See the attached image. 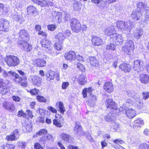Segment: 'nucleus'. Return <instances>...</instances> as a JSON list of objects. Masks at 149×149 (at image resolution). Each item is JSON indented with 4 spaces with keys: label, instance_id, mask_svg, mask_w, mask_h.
Wrapping results in <instances>:
<instances>
[{
    "label": "nucleus",
    "instance_id": "nucleus-1",
    "mask_svg": "<svg viewBox=\"0 0 149 149\" xmlns=\"http://www.w3.org/2000/svg\"><path fill=\"white\" fill-rule=\"evenodd\" d=\"M117 28L123 31L127 30H131L134 27V22L129 21L126 22L120 20L116 22Z\"/></svg>",
    "mask_w": 149,
    "mask_h": 149
},
{
    "label": "nucleus",
    "instance_id": "nucleus-2",
    "mask_svg": "<svg viewBox=\"0 0 149 149\" xmlns=\"http://www.w3.org/2000/svg\"><path fill=\"white\" fill-rule=\"evenodd\" d=\"M134 49L133 42L132 40H127L125 43V46L122 47V50L127 55H130Z\"/></svg>",
    "mask_w": 149,
    "mask_h": 149
},
{
    "label": "nucleus",
    "instance_id": "nucleus-3",
    "mask_svg": "<svg viewBox=\"0 0 149 149\" xmlns=\"http://www.w3.org/2000/svg\"><path fill=\"white\" fill-rule=\"evenodd\" d=\"M8 81L0 78V93L3 95H5L9 91Z\"/></svg>",
    "mask_w": 149,
    "mask_h": 149
},
{
    "label": "nucleus",
    "instance_id": "nucleus-4",
    "mask_svg": "<svg viewBox=\"0 0 149 149\" xmlns=\"http://www.w3.org/2000/svg\"><path fill=\"white\" fill-rule=\"evenodd\" d=\"M7 63L9 66H15L19 64V60L17 57L14 56H7Z\"/></svg>",
    "mask_w": 149,
    "mask_h": 149
},
{
    "label": "nucleus",
    "instance_id": "nucleus-5",
    "mask_svg": "<svg viewBox=\"0 0 149 149\" xmlns=\"http://www.w3.org/2000/svg\"><path fill=\"white\" fill-rule=\"evenodd\" d=\"M17 44L19 47L26 52L30 51L32 48V46L28 43L26 40H22L19 39L17 42Z\"/></svg>",
    "mask_w": 149,
    "mask_h": 149
},
{
    "label": "nucleus",
    "instance_id": "nucleus-6",
    "mask_svg": "<svg viewBox=\"0 0 149 149\" xmlns=\"http://www.w3.org/2000/svg\"><path fill=\"white\" fill-rule=\"evenodd\" d=\"M71 26L73 31L78 32L81 30V24L79 21L75 18H72L70 22Z\"/></svg>",
    "mask_w": 149,
    "mask_h": 149
},
{
    "label": "nucleus",
    "instance_id": "nucleus-7",
    "mask_svg": "<svg viewBox=\"0 0 149 149\" xmlns=\"http://www.w3.org/2000/svg\"><path fill=\"white\" fill-rule=\"evenodd\" d=\"M124 41L123 38L120 34L116 33L114 34V36L110 38V41L115 43L116 45H122Z\"/></svg>",
    "mask_w": 149,
    "mask_h": 149
},
{
    "label": "nucleus",
    "instance_id": "nucleus-8",
    "mask_svg": "<svg viewBox=\"0 0 149 149\" xmlns=\"http://www.w3.org/2000/svg\"><path fill=\"white\" fill-rule=\"evenodd\" d=\"M19 132L17 130H14L10 135L6 137V139L8 141H13L17 139L19 137Z\"/></svg>",
    "mask_w": 149,
    "mask_h": 149
},
{
    "label": "nucleus",
    "instance_id": "nucleus-9",
    "mask_svg": "<svg viewBox=\"0 0 149 149\" xmlns=\"http://www.w3.org/2000/svg\"><path fill=\"white\" fill-rule=\"evenodd\" d=\"M104 32L105 35L109 36L110 38H112L114 34L116 33L115 31V27L113 25H111L107 28Z\"/></svg>",
    "mask_w": 149,
    "mask_h": 149
},
{
    "label": "nucleus",
    "instance_id": "nucleus-10",
    "mask_svg": "<svg viewBox=\"0 0 149 149\" xmlns=\"http://www.w3.org/2000/svg\"><path fill=\"white\" fill-rule=\"evenodd\" d=\"M131 17L134 20H139L142 17V12L139 10L135 9L133 11L131 14Z\"/></svg>",
    "mask_w": 149,
    "mask_h": 149
},
{
    "label": "nucleus",
    "instance_id": "nucleus-11",
    "mask_svg": "<svg viewBox=\"0 0 149 149\" xmlns=\"http://www.w3.org/2000/svg\"><path fill=\"white\" fill-rule=\"evenodd\" d=\"M74 133L79 136L84 135L85 133L83 131L82 127L80 124L77 122H76L75 126L74 128Z\"/></svg>",
    "mask_w": 149,
    "mask_h": 149
},
{
    "label": "nucleus",
    "instance_id": "nucleus-12",
    "mask_svg": "<svg viewBox=\"0 0 149 149\" xmlns=\"http://www.w3.org/2000/svg\"><path fill=\"white\" fill-rule=\"evenodd\" d=\"M19 37L22 38V40H28L29 39V35L28 31L24 29L20 30L18 33Z\"/></svg>",
    "mask_w": 149,
    "mask_h": 149
},
{
    "label": "nucleus",
    "instance_id": "nucleus-13",
    "mask_svg": "<svg viewBox=\"0 0 149 149\" xmlns=\"http://www.w3.org/2000/svg\"><path fill=\"white\" fill-rule=\"evenodd\" d=\"M91 41L93 45L95 46H99L103 44L102 39L96 36H93Z\"/></svg>",
    "mask_w": 149,
    "mask_h": 149
},
{
    "label": "nucleus",
    "instance_id": "nucleus-14",
    "mask_svg": "<svg viewBox=\"0 0 149 149\" xmlns=\"http://www.w3.org/2000/svg\"><path fill=\"white\" fill-rule=\"evenodd\" d=\"M61 137L65 142L71 143L74 141V138L71 136L66 133H62L61 134Z\"/></svg>",
    "mask_w": 149,
    "mask_h": 149
},
{
    "label": "nucleus",
    "instance_id": "nucleus-15",
    "mask_svg": "<svg viewBox=\"0 0 149 149\" xmlns=\"http://www.w3.org/2000/svg\"><path fill=\"white\" fill-rule=\"evenodd\" d=\"M105 104L107 108L114 110L116 109L117 108L116 104L112 99H108L106 100Z\"/></svg>",
    "mask_w": 149,
    "mask_h": 149
},
{
    "label": "nucleus",
    "instance_id": "nucleus-16",
    "mask_svg": "<svg viewBox=\"0 0 149 149\" xmlns=\"http://www.w3.org/2000/svg\"><path fill=\"white\" fill-rule=\"evenodd\" d=\"M142 63L139 60H136L134 62V65L133 68L135 71L139 72L143 70Z\"/></svg>",
    "mask_w": 149,
    "mask_h": 149
},
{
    "label": "nucleus",
    "instance_id": "nucleus-17",
    "mask_svg": "<svg viewBox=\"0 0 149 149\" xmlns=\"http://www.w3.org/2000/svg\"><path fill=\"white\" fill-rule=\"evenodd\" d=\"M16 79L15 81L17 82H19L21 83L22 86L24 87H26L27 86V82L26 80L27 78L26 76L23 77H20L19 75L18 78H15Z\"/></svg>",
    "mask_w": 149,
    "mask_h": 149
},
{
    "label": "nucleus",
    "instance_id": "nucleus-18",
    "mask_svg": "<svg viewBox=\"0 0 149 149\" xmlns=\"http://www.w3.org/2000/svg\"><path fill=\"white\" fill-rule=\"evenodd\" d=\"M2 76L5 78L9 77L11 75L15 77V78L19 77V74L12 71H8V72L6 70H2Z\"/></svg>",
    "mask_w": 149,
    "mask_h": 149
},
{
    "label": "nucleus",
    "instance_id": "nucleus-19",
    "mask_svg": "<svg viewBox=\"0 0 149 149\" xmlns=\"http://www.w3.org/2000/svg\"><path fill=\"white\" fill-rule=\"evenodd\" d=\"M64 56L65 58L68 60H75L76 54L74 52L71 51L65 53Z\"/></svg>",
    "mask_w": 149,
    "mask_h": 149
},
{
    "label": "nucleus",
    "instance_id": "nucleus-20",
    "mask_svg": "<svg viewBox=\"0 0 149 149\" xmlns=\"http://www.w3.org/2000/svg\"><path fill=\"white\" fill-rule=\"evenodd\" d=\"M104 88L108 93H111L113 90L112 84L110 82H106L104 86Z\"/></svg>",
    "mask_w": 149,
    "mask_h": 149
},
{
    "label": "nucleus",
    "instance_id": "nucleus-21",
    "mask_svg": "<svg viewBox=\"0 0 149 149\" xmlns=\"http://www.w3.org/2000/svg\"><path fill=\"white\" fill-rule=\"evenodd\" d=\"M143 33V31L141 28H136L134 31V36L136 39H139L142 35Z\"/></svg>",
    "mask_w": 149,
    "mask_h": 149
},
{
    "label": "nucleus",
    "instance_id": "nucleus-22",
    "mask_svg": "<svg viewBox=\"0 0 149 149\" xmlns=\"http://www.w3.org/2000/svg\"><path fill=\"white\" fill-rule=\"evenodd\" d=\"M40 44L42 47L49 50L52 49L51 47V42L48 40H43L40 42Z\"/></svg>",
    "mask_w": 149,
    "mask_h": 149
},
{
    "label": "nucleus",
    "instance_id": "nucleus-23",
    "mask_svg": "<svg viewBox=\"0 0 149 149\" xmlns=\"http://www.w3.org/2000/svg\"><path fill=\"white\" fill-rule=\"evenodd\" d=\"M144 124V122L139 118L135 120L133 123V128L135 130H137L138 128Z\"/></svg>",
    "mask_w": 149,
    "mask_h": 149
},
{
    "label": "nucleus",
    "instance_id": "nucleus-24",
    "mask_svg": "<svg viewBox=\"0 0 149 149\" xmlns=\"http://www.w3.org/2000/svg\"><path fill=\"white\" fill-rule=\"evenodd\" d=\"M119 68L124 72H129L131 69V65L126 63H122L119 65Z\"/></svg>",
    "mask_w": 149,
    "mask_h": 149
},
{
    "label": "nucleus",
    "instance_id": "nucleus-25",
    "mask_svg": "<svg viewBox=\"0 0 149 149\" xmlns=\"http://www.w3.org/2000/svg\"><path fill=\"white\" fill-rule=\"evenodd\" d=\"M35 63L37 66L39 67H42L46 65L45 61L42 58H38L35 61Z\"/></svg>",
    "mask_w": 149,
    "mask_h": 149
},
{
    "label": "nucleus",
    "instance_id": "nucleus-26",
    "mask_svg": "<svg viewBox=\"0 0 149 149\" xmlns=\"http://www.w3.org/2000/svg\"><path fill=\"white\" fill-rule=\"evenodd\" d=\"M42 79L38 76H35L32 79V81L33 84L37 86H40L41 84Z\"/></svg>",
    "mask_w": 149,
    "mask_h": 149
},
{
    "label": "nucleus",
    "instance_id": "nucleus-27",
    "mask_svg": "<svg viewBox=\"0 0 149 149\" xmlns=\"http://www.w3.org/2000/svg\"><path fill=\"white\" fill-rule=\"evenodd\" d=\"M125 114L130 118H131L135 116L136 113L134 110L132 109H127L125 111Z\"/></svg>",
    "mask_w": 149,
    "mask_h": 149
},
{
    "label": "nucleus",
    "instance_id": "nucleus-28",
    "mask_svg": "<svg viewBox=\"0 0 149 149\" xmlns=\"http://www.w3.org/2000/svg\"><path fill=\"white\" fill-rule=\"evenodd\" d=\"M27 9L29 15H34L37 12L36 8L33 6H29L27 7Z\"/></svg>",
    "mask_w": 149,
    "mask_h": 149
},
{
    "label": "nucleus",
    "instance_id": "nucleus-29",
    "mask_svg": "<svg viewBox=\"0 0 149 149\" xmlns=\"http://www.w3.org/2000/svg\"><path fill=\"white\" fill-rule=\"evenodd\" d=\"M12 18L14 21H19L20 22L23 21V17L22 15L17 12L14 13L12 15Z\"/></svg>",
    "mask_w": 149,
    "mask_h": 149
},
{
    "label": "nucleus",
    "instance_id": "nucleus-30",
    "mask_svg": "<svg viewBox=\"0 0 149 149\" xmlns=\"http://www.w3.org/2000/svg\"><path fill=\"white\" fill-rule=\"evenodd\" d=\"M140 80L141 83L146 84L149 82V77L148 75L142 74L140 75Z\"/></svg>",
    "mask_w": 149,
    "mask_h": 149
},
{
    "label": "nucleus",
    "instance_id": "nucleus-31",
    "mask_svg": "<svg viewBox=\"0 0 149 149\" xmlns=\"http://www.w3.org/2000/svg\"><path fill=\"white\" fill-rule=\"evenodd\" d=\"M91 1L100 8L104 7L106 5V2L102 0H91Z\"/></svg>",
    "mask_w": 149,
    "mask_h": 149
},
{
    "label": "nucleus",
    "instance_id": "nucleus-32",
    "mask_svg": "<svg viewBox=\"0 0 149 149\" xmlns=\"http://www.w3.org/2000/svg\"><path fill=\"white\" fill-rule=\"evenodd\" d=\"M105 120L107 122L113 121L115 119V117L112 115V113L109 112L104 116Z\"/></svg>",
    "mask_w": 149,
    "mask_h": 149
},
{
    "label": "nucleus",
    "instance_id": "nucleus-33",
    "mask_svg": "<svg viewBox=\"0 0 149 149\" xmlns=\"http://www.w3.org/2000/svg\"><path fill=\"white\" fill-rule=\"evenodd\" d=\"M56 38L58 39L59 41V42L61 44H62L64 40L65 39V37L63 34L61 33H58L55 36Z\"/></svg>",
    "mask_w": 149,
    "mask_h": 149
},
{
    "label": "nucleus",
    "instance_id": "nucleus-34",
    "mask_svg": "<svg viewBox=\"0 0 149 149\" xmlns=\"http://www.w3.org/2000/svg\"><path fill=\"white\" fill-rule=\"evenodd\" d=\"M86 78L84 75L81 74L79 77L78 82L80 85H83L86 82Z\"/></svg>",
    "mask_w": 149,
    "mask_h": 149
},
{
    "label": "nucleus",
    "instance_id": "nucleus-35",
    "mask_svg": "<svg viewBox=\"0 0 149 149\" xmlns=\"http://www.w3.org/2000/svg\"><path fill=\"white\" fill-rule=\"evenodd\" d=\"M90 63L93 66H97L98 65V62L97 59L94 57H91L89 58Z\"/></svg>",
    "mask_w": 149,
    "mask_h": 149
},
{
    "label": "nucleus",
    "instance_id": "nucleus-36",
    "mask_svg": "<svg viewBox=\"0 0 149 149\" xmlns=\"http://www.w3.org/2000/svg\"><path fill=\"white\" fill-rule=\"evenodd\" d=\"M97 98L95 95H93L92 94H90V95L89 99L88 100V101L89 103H91L90 105L91 106H93L94 103L96 101Z\"/></svg>",
    "mask_w": 149,
    "mask_h": 149
},
{
    "label": "nucleus",
    "instance_id": "nucleus-37",
    "mask_svg": "<svg viewBox=\"0 0 149 149\" xmlns=\"http://www.w3.org/2000/svg\"><path fill=\"white\" fill-rule=\"evenodd\" d=\"M3 28H4L3 31L5 32L8 31L10 26L9 22L7 20L4 19V22H3Z\"/></svg>",
    "mask_w": 149,
    "mask_h": 149
},
{
    "label": "nucleus",
    "instance_id": "nucleus-38",
    "mask_svg": "<svg viewBox=\"0 0 149 149\" xmlns=\"http://www.w3.org/2000/svg\"><path fill=\"white\" fill-rule=\"evenodd\" d=\"M56 106H58L61 113L63 114L65 110L63 106V103L62 102H58L56 104Z\"/></svg>",
    "mask_w": 149,
    "mask_h": 149
},
{
    "label": "nucleus",
    "instance_id": "nucleus-39",
    "mask_svg": "<svg viewBox=\"0 0 149 149\" xmlns=\"http://www.w3.org/2000/svg\"><path fill=\"white\" fill-rule=\"evenodd\" d=\"M81 6L80 2L75 1L73 4L74 10L76 11H79L81 9Z\"/></svg>",
    "mask_w": 149,
    "mask_h": 149
},
{
    "label": "nucleus",
    "instance_id": "nucleus-40",
    "mask_svg": "<svg viewBox=\"0 0 149 149\" xmlns=\"http://www.w3.org/2000/svg\"><path fill=\"white\" fill-rule=\"evenodd\" d=\"M15 146L12 144H6L5 145L1 146L2 149H14Z\"/></svg>",
    "mask_w": 149,
    "mask_h": 149
},
{
    "label": "nucleus",
    "instance_id": "nucleus-41",
    "mask_svg": "<svg viewBox=\"0 0 149 149\" xmlns=\"http://www.w3.org/2000/svg\"><path fill=\"white\" fill-rule=\"evenodd\" d=\"M61 17L65 20L68 21L70 19V16L68 13L65 12H63L61 15Z\"/></svg>",
    "mask_w": 149,
    "mask_h": 149
},
{
    "label": "nucleus",
    "instance_id": "nucleus-42",
    "mask_svg": "<svg viewBox=\"0 0 149 149\" xmlns=\"http://www.w3.org/2000/svg\"><path fill=\"white\" fill-rule=\"evenodd\" d=\"M52 136L51 135L47 134L44 135L42 139L44 142L47 141L49 140L52 137Z\"/></svg>",
    "mask_w": 149,
    "mask_h": 149
},
{
    "label": "nucleus",
    "instance_id": "nucleus-43",
    "mask_svg": "<svg viewBox=\"0 0 149 149\" xmlns=\"http://www.w3.org/2000/svg\"><path fill=\"white\" fill-rule=\"evenodd\" d=\"M106 48L107 50H115L116 49V45L113 43L109 44L107 45Z\"/></svg>",
    "mask_w": 149,
    "mask_h": 149
},
{
    "label": "nucleus",
    "instance_id": "nucleus-44",
    "mask_svg": "<svg viewBox=\"0 0 149 149\" xmlns=\"http://www.w3.org/2000/svg\"><path fill=\"white\" fill-rule=\"evenodd\" d=\"M127 94L129 96H130L133 98L136 99L135 95L136 93L133 91H129L127 92Z\"/></svg>",
    "mask_w": 149,
    "mask_h": 149
},
{
    "label": "nucleus",
    "instance_id": "nucleus-45",
    "mask_svg": "<svg viewBox=\"0 0 149 149\" xmlns=\"http://www.w3.org/2000/svg\"><path fill=\"white\" fill-rule=\"evenodd\" d=\"M53 123L54 125L58 127H62V123L56 119H54L53 120Z\"/></svg>",
    "mask_w": 149,
    "mask_h": 149
},
{
    "label": "nucleus",
    "instance_id": "nucleus-46",
    "mask_svg": "<svg viewBox=\"0 0 149 149\" xmlns=\"http://www.w3.org/2000/svg\"><path fill=\"white\" fill-rule=\"evenodd\" d=\"M17 144L19 148H21V149H24L26 144V143L25 142L20 141L18 142Z\"/></svg>",
    "mask_w": 149,
    "mask_h": 149
},
{
    "label": "nucleus",
    "instance_id": "nucleus-47",
    "mask_svg": "<svg viewBox=\"0 0 149 149\" xmlns=\"http://www.w3.org/2000/svg\"><path fill=\"white\" fill-rule=\"evenodd\" d=\"M37 99L38 100L41 102H46L47 101V100L44 97L38 95L37 96Z\"/></svg>",
    "mask_w": 149,
    "mask_h": 149
},
{
    "label": "nucleus",
    "instance_id": "nucleus-48",
    "mask_svg": "<svg viewBox=\"0 0 149 149\" xmlns=\"http://www.w3.org/2000/svg\"><path fill=\"white\" fill-rule=\"evenodd\" d=\"M10 102L7 101H4L3 103V108L7 110H8L9 108V105Z\"/></svg>",
    "mask_w": 149,
    "mask_h": 149
},
{
    "label": "nucleus",
    "instance_id": "nucleus-49",
    "mask_svg": "<svg viewBox=\"0 0 149 149\" xmlns=\"http://www.w3.org/2000/svg\"><path fill=\"white\" fill-rule=\"evenodd\" d=\"M57 26L55 24H51L48 26V29L49 30L54 31L56 28Z\"/></svg>",
    "mask_w": 149,
    "mask_h": 149
},
{
    "label": "nucleus",
    "instance_id": "nucleus-50",
    "mask_svg": "<svg viewBox=\"0 0 149 149\" xmlns=\"http://www.w3.org/2000/svg\"><path fill=\"white\" fill-rule=\"evenodd\" d=\"M46 1L44 0H40L38 4L42 7H46Z\"/></svg>",
    "mask_w": 149,
    "mask_h": 149
},
{
    "label": "nucleus",
    "instance_id": "nucleus-51",
    "mask_svg": "<svg viewBox=\"0 0 149 149\" xmlns=\"http://www.w3.org/2000/svg\"><path fill=\"white\" fill-rule=\"evenodd\" d=\"M54 48L58 50H60L62 49L61 44H59L58 43H55L54 45Z\"/></svg>",
    "mask_w": 149,
    "mask_h": 149
},
{
    "label": "nucleus",
    "instance_id": "nucleus-52",
    "mask_svg": "<svg viewBox=\"0 0 149 149\" xmlns=\"http://www.w3.org/2000/svg\"><path fill=\"white\" fill-rule=\"evenodd\" d=\"M141 149H149V147L148 144L146 143L141 144L140 146Z\"/></svg>",
    "mask_w": 149,
    "mask_h": 149
},
{
    "label": "nucleus",
    "instance_id": "nucleus-53",
    "mask_svg": "<svg viewBox=\"0 0 149 149\" xmlns=\"http://www.w3.org/2000/svg\"><path fill=\"white\" fill-rule=\"evenodd\" d=\"M143 99L146 100L149 97V92H144L142 93Z\"/></svg>",
    "mask_w": 149,
    "mask_h": 149
},
{
    "label": "nucleus",
    "instance_id": "nucleus-54",
    "mask_svg": "<svg viewBox=\"0 0 149 149\" xmlns=\"http://www.w3.org/2000/svg\"><path fill=\"white\" fill-rule=\"evenodd\" d=\"M69 85V83L68 82H63L62 84V88L63 89H65Z\"/></svg>",
    "mask_w": 149,
    "mask_h": 149
},
{
    "label": "nucleus",
    "instance_id": "nucleus-55",
    "mask_svg": "<svg viewBox=\"0 0 149 149\" xmlns=\"http://www.w3.org/2000/svg\"><path fill=\"white\" fill-rule=\"evenodd\" d=\"M47 133V130L46 129H42L37 133L38 135H42V134H45Z\"/></svg>",
    "mask_w": 149,
    "mask_h": 149
},
{
    "label": "nucleus",
    "instance_id": "nucleus-56",
    "mask_svg": "<svg viewBox=\"0 0 149 149\" xmlns=\"http://www.w3.org/2000/svg\"><path fill=\"white\" fill-rule=\"evenodd\" d=\"M37 121L39 123H44L45 122V120L44 118L39 117L37 119Z\"/></svg>",
    "mask_w": 149,
    "mask_h": 149
},
{
    "label": "nucleus",
    "instance_id": "nucleus-57",
    "mask_svg": "<svg viewBox=\"0 0 149 149\" xmlns=\"http://www.w3.org/2000/svg\"><path fill=\"white\" fill-rule=\"evenodd\" d=\"M47 76L50 79H53L54 78V74L53 72L50 71L48 73V75L47 74Z\"/></svg>",
    "mask_w": 149,
    "mask_h": 149
},
{
    "label": "nucleus",
    "instance_id": "nucleus-58",
    "mask_svg": "<svg viewBox=\"0 0 149 149\" xmlns=\"http://www.w3.org/2000/svg\"><path fill=\"white\" fill-rule=\"evenodd\" d=\"M39 91L38 90L34 88L33 89H32L30 91V93L34 95H36L39 92Z\"/></svg>",
    "mask_w": 149,
    "mask_h": 149
},
{
    "label": "nucleus",
    "instance_id": "nucleus-59",
    "mask_svg": "<svg viewBox=\"0 0 149 149\" xmlns=\"http://www.w3.org/2000/svg\"><path fill=\"white\" fill-rule=\"evenodd\" d=\"M113 142L115 143L118 144H122L124 143V141L122 140H120V139L115 140Z\"/></svg>",
    "mask_w": 149,
    "mask_h": 149
},
{
    "label": "nucleus",
    "instance_id": "nucleus-60",
    "mask_svg": "<svg viewBox=\"0 0 149 149\" xmlns=\"http://www.w3.org/2000/svg\"><path fill=\"white\" fill-rule=\"evenodd\" d=\"M113 142L115 143L118 144H122L124 143V141L122 140H120V139L115 140Z\"/></svg>",
    "mask_w": 149,
    "mask_h": 149
},
{
    "label": "nucleus",
    "instance_id": "nucleus-61",
    "mask_svg": "<svg viewBox=\"0 0 149 149\" xmlns=\"http://www.w3.org/2000/svg\"><path fill=\"white\" fill-rule=\"evenodd\" d=\"M84 136H85L90 141L92 142L93 141V139H92L90 134H85Z\"/></svg>",
    "mask_w": 149,
    "mask_h": 149
},
{
    "label": "nucleus",
    "instance_id": "nucleus-62",
    "mask_svg": "<svg viewBox=\"0 0 149 149\" xmlns=\"http://www.w3.org/2000/svg\"><path fill=\"white\" fill-rule=\"evenodd\" d=\"M34 148L36 149H43V147L38 143H36L35 144Z\"/></svg>",
    "mask_w": 149,
    "mask_h": 149
},
{
    "label": "nucleus",
    "instance_id": "nucleus-63",
    "mask_svg": "<svg viewBox=\"0 0 149 149\" xmlns=\"http://www.w3.org/2000/svg\"><path fill=\"white\" fill-rule=\"evenodd\" d=\"M137 7L140 9L143 8L144 6V4L142 2H139L137 4Z\"/></svg>",
    "mask_w": 149,
    "mask_h": 149
},
{
    "label": "nucleus",
    "instance_id": "nucleus-64",
    "mask_svg": "<svg viewBox=\"0 0 149 149\" xmlns=\"http://www.w3.org/2000/svg\"><path fill=\"white\" fill-rule=\"evenodd\" d=\"M145 20L147 21L149 20V10H147L145 14Z\"/></svg>",
    "mask_w": 149,
    "mask_h": 149
}]
</instances>
